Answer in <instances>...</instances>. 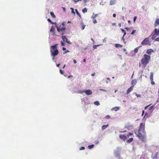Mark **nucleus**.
<instances>
[{
	"label": "nucleus",
	"mask_w": 159,
	"mask_h": 159,
	"mask_svg": "<svg viewBox=\"0 0 159 159\" xmlns=\"http://www.w3.org/2000/svg\"><path fill=\"white\" fill-rule=\"evenodd\" d=\"M135 134H136L137 137L143 142H146V133L145 131V124L143 123L140 124L139 128L138 130V132H135Z\"/></svg>",
	"instance_id": "1"
},
{
	"label": "nucleus",
	"mask_w": 159,
	"mask_h": 159,
	"mask_svg": "<svg viewBox=\"0 0 159 159\" xmlns=\"http://www.w3.org/2000/svg\"><path fill=\"white\" fill-rule=\"evenodd\" d=\"M143 57L141 60V63L143 66L146 67L150 60L151 57L147 54H144Z\"/></svg>",
	"instance_id": "2"
},
{
	"label": "nucleus",
	"mask_w": 159,
	"mask_h": 159,
	"mask_svg": "<svg viewBox=\"0 0 159 159\" xmlns=\"http://www.w3.org/2000/svg\"><path fill=\"white\" fill-rule=\"evenodd\" d=\"M50 52L51 53V56L55 57L58 54V51L57 49V44H56L51 47Z\"/></svg>",
	"instance_id": "3"
},
{
	"label": "nucleus",
	"mask_w": 159,
	"mask_h": 159,
	"mask_svg": "<svg viewBox=\"0 0 159 159\" xmlns=\"http://www.w3.org/2000/svg\"><path fill=\"white\" fill-rule=\"evenodd\" d=\"M65 25V22H63L58 27H57V30L58 32H63L66 30Z\"/></svg>",
	"instance_id": "4"
},
{
	"label": "nucleus",
	"mask_w": 159,
	"mask_h": 159,
	"mask_svg": "<svg viewBox=\"0 0 159 159\" xmlns=\"http://www.w3.org/2000/svg\"><path fill=\"white\" fill-rule=\"evenodd\" d=\"M158 35H159V30L155 29L154 31V33H152L150 36H152V39L154 40Z\"/></svg>",
	"instance_id": "5"
},
{
	"label": "nucleus",
	"mask_w": 159,
	"mask_h": 159,
	"mask_svg": "<svg viewBox=\"0 0 159 159\" xmlns=\"http://www.w3.org/2000/svg\"><path fill=\"white\" fill-rule=\"evenodd\" d=\"M141 44L142 45H150L151 43L150 42V41L149 39V38L147 37L145 38L142 42Z\"/></svg>",
	"instance_id": "6"
},
{
	"label": "nucleus",
	"mask_w": 159,
	"mask_h": 159,
	"mask_svg": "<svg viewBox=\"0 0 159 159\" xmlns=\"http://www.w3.org/2000/svg\"><path fill=\"white\" fill-rule=\"evenodd\" d=\"M64 34L63 33L62 34V39L63 41H66V42L68 43H70V42L69 40L68 39L66 38L65 36H63V34Z\"/></svg>",
	"instance_id": "7"
},
{
	"label": "nucleus",
	"mask_w": 159,
	"mask_h": 159,
	"mask_svg": "<svg viewBox=\"0 0 159 159\" xmlns=\"http://www.w3.org/2000/svg\"><path fill=\"white\" fill-rule=\"evenodd\" d=\"M55 28L53 26H52L50 30V31L51 33H52V34L53 35H54L55 34Z\"/></svg>",
	"instance_id": "8"
},
{
	"label": "nucleus",
	"mask_w": 159,
	"mask_h": 159,
	"mask_svg": "<svg viewBox=\"0 0 159 159\" xmlns=\"http://www.w3.org/2000/svg\"><path fill=\"white\" fill-rule=\"evenodd\" d=\"M119 137L120 139L124 141H125L127 139V137L125 135L122 134H120Z\"/></svg>",
	"instance_id": "9"
},
{
	"label": "nucleus",
	"mask_w": 159,
	"mask_h": 159,
	"mask_svg": "<svg viewBox=\"0 0 159 159\" xmlns=\"http://www.w3.org/2000/svg\"><path fill=\"white\" fill-rule=\"evenodd\" d=\"M85 92L87 95H89L92 94V91L90 90H87L82 92L81 93Z\"/></svg>",
	"instance_id": "10"
},
{
	"label": "nucleus",
	"mask_w": 159,
	"mask_h": 159,
	"mask_svg": "<svg viewBox=\"0 0 159 159\" xmlns=\"http://www.w3.org/2000/svg\"><path fill=\"white\" fill-rule=\"evenodd\" d=\"M134 87V85H132L129 88L127 89L126 91V93L128 94L131 91L133 90Z\"/></svg>",
	"instance_id": "11"
},
{
	"label": "nucleus",
	"mask_w": 159,
	"mask_h": 159,
	"mask_svg": "<svg viewBox=\"0 0 159 159\" xmlns=\"http://www.w3.org/2000/svg\"><path fill=\"white\" fill-rule=\"evenodd\" d=\"M153 50L152 49H148L147 50L146 52L148 55H151L152 52H153Z\"/></svg>",
	"instance_id": "12"
},
{
	"label": "nucleus",
	"mask_w": 159,
	"mask_h": 159,
	"mask_svg": "<svg viewBox=\"0 0 159 159\" xmlns=\"http://www.w3.org/2000/svg\"><path fill=\"white\" fill-rule=\"evenodd\" d=\"M159 25V18H157L156 19L155 22L154 26L156 27Z\"/></svg>",
	"instance_id": "13"
},
{
	"label": "nucleus",
	"mask_w": 159,
	"mask_h": 159,
	"mask_svg": "<svg viewBox=\"0 0 159 159\" xmlns=\"http://www.w3.org/2000/svg\"><path fill=\"white\" fill-rule=\"evenodd\" d=\"M115 46L116 48H121L123 46L122 45H121V44H118V43H116V44H115Z\"/></svg>",
	"instance_id": "14"
},
{
	"label": "nucleus",
	"mask_w": 159,
	"mask_h": 159,
	"mask_svg": "<svg viewBox=\"0 0 159 159\" xmlns=\"http://www.w3.org/2000/svg\"><path fill=\"white\" fill-rule=\"evenodd\" d=\"M98 16V14H94L93 13L91 16V18L92 19H95V18Z\"/></svg>",
	"instance_id": "15"
},
{
	"label": "nucleus",
	"mask_w": 159,
	"mask_h": 159,
	"mask_svg": "<svg viewBox=\"0 0 159 159\" xmlns=\"http://www.w3.org/2000/svg\"><path fill=\"white\" fill-rule=\"evenodd\" d=\"M150 80H153V74L152 72H151L150 73Z\"/></svg>",
	"instance_id": "16"
},
{
	"label": "nucleus",
	"mask_w": 159,
	"mask_h": 159,
	"mask_svg": "<svg viewBox=\"0 0 159 159\" xmlns=\"http://www.w3.org/2000/svg\"><path fill=\"white\" fill-rule=\"evenodd\" d=\"M141 47V46L138 47L134 49V52L135 53H137L138 52V50L139 48L140 47Z\"/></svg>",
	"instance_id": "17"
},
{
	"label": "nucleus",
	"mask_w": 159,
	"mask_h": 159,
	"mask_svg": "<svg viewBox=\"0 0 159 159\" xmlns=\"http://www.w3.org/2000/svg\"><path fill=\"white\" fill-rule=\"evenodd\" d=\"M108 125H102V130H104L106 129V128H107V127H108Z\"/></svg>",
	"instance_id": "18"
},
{
	"label": "nucleus",
	"mask_w": 159,
	"mask_h": 159,
	"mask_svg": "<svg viewBox=\"0 0 159 159\" xmlns=\"http://www.w3.org/2000/svg\"><path fill=\"white\" fill-rule=\"evenodd\" d=\"M136 80H132L131 82V84L132 85H135L136 83Z\"/></svg>",
	"instance_id": "19"
},
{
	"label": "nucleus",
	"mask_w": 159,
	"mask_h": 159,
	"mask_svg": "<svg viewBox=\"0 0 159 159\" xmlns=\"http://www.w3.org/2000/svg\"><path fill=\"white\" fill-rule=\"evenodd\" d=\"M115 2L114 0H111L110 1V4L111 5H112L115 4Z\"/></svg>",
	"instance_id": "20"
},
{
	"label": "nucleus",
	"mask_w": 159,
	"mask_h": 159,
	"mask_svg": "<svg viewBox=\"0 0 159 159\" xmlns=\"http://www.w3.org/2000/svg\"><path fill=\"white\" fill-rule=\"evenodd\" d=\"M133 140V138H130L129 139H128L127 140V142L128 143H131Z\"/></svg>",
	"instance_id": "21"
},
{
	"label": "nucleus",
	"mask_w": 159,
	"mask_h": 159,
	"mask_svg": "<svg viewBox=\"0 0 159 159\" xmlns=\"http://www.w3.org/2000/svg\"><path fill=\"white\" fill-rule=\"evenodd\" d=\"M50 14L53 18H54L56 17L54 15V13L52 12H50Z\"/></svg>",
	"instance_id": "22"
},
{
	"label": "nucleus",
	"mask_w": 159,
	"mask_h": 159,
	"mask_svg": "<svg viewBox=\"0 0 159 159\" xmlns=\"http://www.w3.org/2000/svg\"><path fill=\"white\" fill-rule=\"evenodd\" d=\"M119 109V108L118 107H115L113 108L112 109V110H115L116 111H117L118 109Z\"/></svg>",
	"instance_id": "23"
},
{
	"label": "nucleus",
	"mask_w": 159,
	"mask_h": 159,
	"mask_svg": "<svg viewBox=\"0 0 159 159\" xmlns=\"http://www.w3.org/2000/svg\"><path fill=\"white\" fill-rule=\"evenodd\" d=\"M94 104L97 106H99L100 105L99 102L98 101H96L94 102Z\"/></svg>",
	"instance_id": "24"
},
{
	"label": "nucleus",
	"mask_w": 159,
	"mask_h": 159,
	"mask_svg": "<svg viewBox=\"0 0 159 159\" xmlns=\"http://www.w3.org/2000/svg\"><path fill=\"white\" fill-rule=\"evenodd\" d=\"M94 146V145L93 144H92L91 145H90L88 146V147L89 149H91L93 148Z\"/></svg>",
	"instance_id": "25"
},
{
	"label": "nucleus",
	"mask_w": 159,
	"mask_h": 159,
	"mask_svg": "<svg viewBox=\"0 0 159 159\" xmlns=\"http://www.w3.org/2000/svg\"><path fill=\"white\" fill-rule=\"evenodd\" d=\"M121 31L122 32L124 33L123 35H124V36H125V34H126V33L125 32V31L123 29H121Z\"/></svg>",
	"instance_id": "26"
},
{
	"label": "nucleus",
	"mask_w": 159,
	"mask_h": 159,
	"mask_svg": "<svg viewBox=\"0 0 159 159\" xmlns=\"http://www.w3.org/2000/svg\"><path fill=\"white\" fill-rule=\"evenodd\" d=\"M87 9L86 8H85L82 10V12L83 13H85L87 12Z\"/></svg>",
	"instance_id": "27"
},
{
	"label": "nucleus",
	"mask_w": 159,
	"mask_h": 159,
	"mask_svg": "<svg viewBox=\"0 0 159 159\" xmlns=\"http://www.w3.org/2000/svg\"><path fill=\"white\" fill-rule=\"evenodd\" d=\"M133 135V133H129L127 135V137H129L130 136H132V135Z\"/></svg>",
	"instance_id": "28"
},
{
	"label": "nucleus",
	"mask_w": 159,
	"mask_h": 159,
	"mask_svg": "<svg viewBox=\"0 0 159 159\" xmlns=\"http://www.w3.org/2000/svg\"><path fill=\"white\" fill-rule=\"evenodd\" d=\"M155 41H158L159 42V37L157 38H155Z\"/></svg>",
	"instance_id": "29"
},
{
	"label": "nucleus",
	"mask_w": 159,
	"mask_h": 159,
	"mask_svg": "<svg viewBox=\"0 0 159 159\" xmlns=\"http://www.w3.org/2000/svg\"><path fill=\"white\" fill-rule=\"evenodd\" d=\"M75 11H76V14L77 15H78L80 16V17H81L78 11L76 9L75 10Z\"/></svg>",
	"instance_id": "30"
},
{
	"label": "nucleus",
	"mask_w": 159,
	"mask_h": 159,
	"mask_svg": "<svg viewBox=\"0 0 159 159\" xmlns=\"http://www.w3.org/2000/svg\"><path fill=\"white\" fill-rule=\"evenodd\" d=\"M47 20L48 21L49 23H50L51 24H52L53 23V22H52L50 19H48Z\"/></svg>",
	"instance_id": "31"
},
{
	"label": "nucleus",
	"mask_w": 159,
	"mask_h": 159,
	"mask_svg": "<svg viewBox=\"0 0 159 159\" xmlns=\"http://www.w3.org/2000/svg\"><path fill=\"white\" fill-rule=\"evenodd\" d=\"M151 80V84L152 85H154L155 84V83L154 81H153V80Z\"/></svg>",
	"instance_id": "32"
},
{
	"label": "nucleus",
	"mask_w": 159,
	"mask_h": 159,
	"mask_svg": "<svg viewBox=\"0 0 159 159\" xmlns=\"http://www.w3.org/2000/svg\"><path fill=\"white\" fill-rule=\"evenodd\" d=\"M93 23L95 24L97 23V21L95 19H93Z\"/></svg>",
	"instance_id": "33"
},
{
	"label": "nucleus",
	"mask_w": 159,
	"mask_h": 159,
	"mask_svg": "<svg viewBox=\"0 0 159 159\" xmlns=\"http://www.w3.org/2000/svg\"><path fill=\"white\" fill-rule=\"evenodd\" d=\"M105 118L107 119H108L110 118V116L109 115H107L105 117Z\"/></svg>",
	"instance_id": "34"
},
{
	"label": "nucleus",
	"mask_w": 159,
	"mask_h": 159,
	"mask_svg": "<svg viewBox=\"0 0 159 159\" xmlns=\"http://www.w3.org/2000/svg\"><path fill=\"white\" fill-rule=\"evenodd\" d=\"M84 149H85V148L84 147H81L80 148V150H84Z\"/></svg>",
	"instance_id": "35"
},
{
	"label": "nucleus",
	"mask_w": 159,
	"mask_h": 159,
	"mask_svg": "<svg viewBox=\"0 0 159 159\" xmlns=\"http://www.w3.org/2000/svg\"><path fill=\"white\" fill-rule=\"evenodd\" d=\"M52 24H54L56 25V27L57 28V27H58V26L57 25V23L56 22H53V23Z\"/></svg>",
	"instance_id": "36"
},
{
	"label": "nucleus",
	"mask_w": 159,
	"mask_h": 159,
	"mask_svg": "<svg viewBox=\"0 0 159 159\" xmlns=\"http://www.w3.org/2000/svg\"><path fill=\"white\" fill-rule=\"evenodd\" d=\"M136 19H137V16H134V20H133V21L134 22H135V20H136Z\"/></svg>",
	"instance_id": "37"
},
{
	"label": "nucleus",
	"mask_w": 159,
	"mask_h": 159,
	"mask_svg": "<svg viewBox=\"0 0 159 159\" xmlns=\"http://www.w3.org/2000/svg\"><path fill=\"white\" fill-rule=\"evenodd\" d=\"M124 35L123 36V37H122V39H121V40H123L124 42V43H125V39H124Z\"/></svg>",
	"instance_id": "38"
},
{
	"label": "nucleus",
	"mask_w": 159,
	"mask_h": 159,
	"mask_svg": "<svg viewBox=\"0 0 159 159\" xmlns=\"http://www.w3.org/2000/svg\"><path fill=\"white\" fill-rule=\"evenodd\" d=\"M98 45H94L93 46V48L94 49H96V48H97V47L98 46Z\"/></svg>",
	"instance_id": "39"
},
{
	"label": "nucleus",
	"mask_w": 159,
	"mask_h": 159,
	"mask_svg": "<svg viewBox=\"0 0 159 159\" xmlns=\"http://www.w3.org/2000/svg\"><path fill=\"white\" fill-rule=\"evenodd\" d=\"M60 73L62 75L63 74V71H62L61 70H60Z\"/></svg>",
	"instance_id": "40"
},
{
	"label": "nucleus",
	"mask_w": 159,
	"mask_h": 159,
	"mask_svg": "<svg viewBox=\"0 0 159 159\" xmlns=\"http://www.w3.org/2000/svg\"><path fill=\"white\" fill-rule=\"evenodd\" d=\"M136 96L137 97H141V95L140 94H137L136 93Z\"/></svg>",
	"instance_id": "41"
},
{
	"label": "nucleus",
	"mask_w": 159,
	"mask_h": 159,
	"mask_svg": "<svg viewBox=\"0 0 159 159\" xmlns=\"http://www.w3.org/2000/svg\"><path fill=\"white\" fill-rule=\"evenodd\" d=\"M136 31V30H133L131 33V34H133Z\"/></svg>",
	"instance_id": "42"
},
{
	"label": "nucleus",
	"mask_w": 159,
	"mask_h": 159,
	"mask_svg": "<svg viewBox=\"0 0 159 159\" xmlns=\"http://www.w3.org/2000/svg\"><path fill=\"white\" fill-rule=\"evenodd\" d=\"M85 27V25H83L82 26V27L81 29H82V30H84V29Z\"/></svg>",
	"instance_id": "43"
},
{
	"label": "nucleus",
	"mask_w": 159,
	"mask_h": 159,
	"mask_svg": "<svg viewBox=\"0 0 159 159\" xmlns=\"http://www.w3.org/2000/svg\"><path fill=\"white\" fill-rule=\"evenodd\" d=\"M151 105V104H150V105H148V106H146V107H145V108H144V109H145V110L147 108H148V107H149V106H150Z\"/></svg>",
	"instance_id": "44"
},
{
	"label": "nucleus",
	"mask_w": 159,
	"mask_h": 159,
	"mask_svg": "<svg viewBox=\"0 0 159 159\" xmlns=\"http://www.w3.org/2000/svg\"><path fill=\"white\" fill-rule=\"evenodd\" d=\"M61 45L62 46H65V43L62 42H61Z\"/></svg>",
	"instance_id": "45"
},
{
	"label": "nucleus",
	"mask_w": 159,
	"mask_h": 159,
	"mask_svg": "<svg viewBox=\"0 0 159 159\" xmlns=\"http://www.w3.org/2000/svg\"><path fill=\"white\" fill-rule=\"evenodd\" d=\"M153 106L150 107L149 108V110H151L153 108Z\"/></svg>",
	"instance_id": "46"
},
{
	"label": "nucleus",
	"mask_w": 159,
	"mask_h": 159,
	"mask_svg": "<svg viewBox=\"0 0 159 159\" xmlns=\"http://www.w3.org/2000/svg\"><path fill=\"white\" fill-rule=\"evenodd\" d=\"M82 0H74V2H75V3H76L77 2H78L79 1H81Z\"/></svg>",
	"instance_id": "47"
},
{
	"label": "nucleus",
	"mask_w": 159,
	"mask_h": 159,
	"mask_svg": "<svg viewBox=\"0 0 159 159\" xmlns=\"http://www.w3.org/2000/svg\"><path fill=\"white\" fill-rule=\"evenodd\" d=\"M116 25V23H112V26H114Z\"/></svg>",
	"instance_id": "48"
},
{
	"label": "nucleus",
	"mask_w": 159,
	"mask_h": 159,
	"mask_svg": "<svg viewBox=\"0 0 159 159\" xmlns=\"http://www.w3.org/2000/svg\"><path fill=\"white\" fill-rule=\"evenodd\" d=\"M73 61L74 63L75 64L77 63V61L75 60V59L73 60Z\"/></svg>",
	"instance_id": "49"
},
{
	"label": "nucleus",
	"mask_w": 159,
	"mask_h": 159,
	"mask_svg": "<svg viewBox=\"0 0 159 159\" xmlns=\"http://www.w3.org/2000/svg\"><path fill=\"white\" fill-rule=\"evenodd\" d=\"M125 29L126 30H127L128 31L129 30V28L128 27H126L125 28Z\"/></svg>",
	"instance_id": "50"
},
{
	"label": "nucleus",
	"mask_w": 159,
	"mask_h": 159,
	"mask_svg": "<svg viewBox=\"0 0 159 159\" xmlns=\"http://www.w3.org/2000/svg\"><path fill=\"white\" fill-rule=\"evenodd\" d=\"M144 110H143L142 111V116H143V115L144 114Z\"/></svg>",
	"instance_id": "51"
},
{
	"label": "nucleus",
	"mask_w": 159,
	"mask_h": 159,
	"mask_svg": "<svg viewBox=\"0 0 159 159\" xmlns=\"http://www.w3.org/2000/svg\"><path fill=\"white\" fill-rule=\"evenodd\" d=\"M116 14H113V17H116Z\"/></svg>",
	"instance_id": "52"
},
{
	"label": "nucleus",
	"mask_w": 159,
	"mask_h": 159,
	"mask_svg": "<svg viewBox=\"0 0 159 159\" xmlns=\"http://www.w3.org/2000/svg\"><path fill=\"white\" fill-rule=\"evenodd\" d=\"M126 131H127L126 130H125V131H120V133H124V132H126Z\"/></svg>",
	"instance_id": "53"
},
{
	"label": "nucleus",
	"mask_w": 159,
	"mask_h": 159,
	"mask_svg": "<svg viewBox=\"0 0 159 159\" xmlns=\"http://www.w3.org/2000/svg\"><path fill=\"white\" fill-rule=\"evenodd\" d=\"M69 52V51L68 50H67V51H66V52H64L63 53L65 54V53H66V52Z\"/></svg>",
	"instance_id": "54"
},
{
	"label": "nucleus",
	"mask_w": 159,
	"mask_h": 159,
	"mask_svg": "<svg viewBox=\"0 0 159 159\" xmlns=\"http://www.w3.org/2000/svg\"><path fill=\"white\" fill-rule=\"evenodd\" d=\"M118 25L119 26V27H120L121 26V24L120 23H119Z\"/></svg>",
	"instance_id": "55"
},
{
	"label": "nucleus",
	"mask_w": 159,
	"mask_h": 159,
	"mask_svg": "<svg viewBox=\"0 0 159 159\" xmlns=\"http://www.w3.org/2000/svg\"><path fill=\"white\" fill-rule=\"evenodd\" d=\"M62 49L64 51L66 50V48L65 47H63Z\"/></svg>",
	"instance_id": "56"
},
{
	"label": "nucleus",
	"mask_w": 159,
	"mask_h": 159,
	"mask_svg": "<svg viewBox=\"0 0 159 159\" xmlns=\"http://www.w3.org/2000/svg\"><path fill=\"white\" fill-rule=\"evenodd\" d=\"M128 23H129V24H131V21H130V20H129L128 21Z\"/></svg>",
	"instance_id": "57"
},
{
	"label": "nucleus",
	"mask_w": 159,
	"mask_h": 159,
	"mask_svg": "<svg viewBox=\"0 0 159 159\" xmlns=\"http://www.w3.org/2000/svg\"><path fill=\"white\" fill-rule=\"evenodd\" d=\"M95 75V73H94L92 74H91V75H92V76H94Z\"/></svg>",
	"instance_id": "58"
},
{
	"label": "nucleus",
	"mask_w": 159,
	"mask_h": 159,
	"mask_svg": "<svg viewBox=\"0 0 159 159\" xmlns=\"http://www.w3.org/2000/svg\"><path fill=\"white\" fill-rule=\"evenodd\" d=\"M62 8H63V10L64 11H66V8H65V7H63Z\"/></svg>",
	"instance_id": "59"
},
{
	"label": "nucleus",
	"mask_w": 159,
	"mask_h": 159,
	"mask_svg": "<svg viewBox=\"0 0 159 159\" xmlns=\"http://www.w3.org/2000/svg\"><path fill=\"white\" fill-rule=\"evenodd\" d=\"M73 77V76L72 75H70V76H69L68 77V78H70V77Z\"/></svg>",
	"instance_id": "60"
},
{
	"label": "nucleus",
	"mask_w": 159,
	"mask_h": 159,
	"mask_svg": "<svg viewBox=\"0 0 159 159\" xmlns=\"http://www.w3.org/2000/svg\"><path fill=\"white\" fill-rule=\"evenodd\" d=\"M71 9L72 10V11H73V13H75L74 12V11H73V8H71Z\"/></svg>",
	"instance_id": "61"
},
{
	"label": "nucleus",
	"mask_w": 159,
	"mask_h": 159,
	"mask_svg": "<svg viewBox=\"0 0 159 159\" xmlns=\"http://www.w3.org/2000/svg\"><path fill=\"white\" fill-rule=\"evenodd\" d=\"M60 64H57V67H59L60 66Z\"/></svg>",
	"instance_id": "62"
},
{
	"label": "nucleus",
	"mask_w": 159,
	"mask_h": 159,
	"mask_svg": "<svg viewBox=\"0 0 159 159\" xmlns=\"http://www.w3.org/2000/svg\"><path fill=\"white\" fill-rule=\"evenodd\" d=\"M71 21H68V22H67V23H71Z\"/></svg>",
	"instance_id": "63"
},
{
	"label": "nucleus",
	"mask_w": 159,
	"mask_h": 159,
	"mask_svg": "<svg viewBox=\"0 0 159 159\" xmlns=\"http://www.w3.org/2000/svg\"><path fill=\"white\" fill-rule=\"evenodd\" d=\"M86 61V59H84V60H83V61L84 62H85Z\"/></svg>",
	"instance_id": "64"
}]
</instances>
